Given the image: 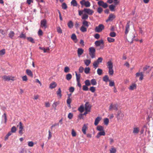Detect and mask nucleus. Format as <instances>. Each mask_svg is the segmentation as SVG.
Wrapping results in <instances>:
<instances>
[{"instance_id": "obj_1", "label": "nucleus", "mask_w": 153, "mask_h": 153, "mask_svg": "<svg viewBox=\"0 0 153 153\" xmlns=\"http://www.w3.org/2000/svg\"><path fill=\"white\" fill-rule=\"evenodd\" d=\"M89 54L92 58H94L95 57L96 50L93 47H91L89 49Z\"/></svg>"}, {"instance_id": "obj_2", "label": "nucleus", "mask_w": 153, "mask_h": 153, "mask_svg": "<svg viewBox=\"0 0 153 153\" xmlns=\"http://www.w3.org/2000/svg\"><path fill=\"white\" fill-rule=\"evenodd\" d=\"M1 77L4 80V81H9L10 80L14 81L15 80L14 77L10 76L4 75L1 76Z\"/></svg>"}, {"instance_id": "obj_3", "label": "nucleus", "mask_w": 153, "mask_h": 153, "mask_svg": "<svg viewBox=\"0 0 153 153\" xmlns=\"http://www.w3.org/2000/svg\"><path fill=\"white\" fill-rule=\"evenodd\" d=\"M80 3L82 6L84 5L87 7H89L91 6V4L89 1H86L85 0H82L80 1Z\"/></svg>"}, {"instance_id": "obj_4", "label": "nucleus", "mask_w": 153, "mask_h": 153, "mask_svg": "<svg viewBox=\"0 0 153 153\" xmlns=\"http://www.w3.org/2000/svg\"><path fill=\"white\" fill-rule=\"evenodd\" d=\"M104 28V26L103 25L100 24L98 26L96 27L95 28L96 32H100L102 31Z\"/></svg>"}, {"instance_id": "obj_5", "label": "nucleus", "mask_w": 153, "mask_h": 153, "mask_svg": "<svg viewBox=\"0 0 153 153\" xmlns=\"http://www.w3.org/2000/svg\"><path fill=\"white\" fill-rule=\"evenodd\" d=\"M97 4L99 6H102L104 8H107L108 6V5L106 3H104L103 1L101 0L98 1L97 2Z\"/></svg>"}, {"instance_id": "obj_6", "label": "nucleus", "mask_w": 153, "mask_h": 153, "mask_svg": "<svg viewBox=\"0 0 153 153\" xmlns=\"http://www.w3.org/2000/svg\"><path fill=\"white\" fill-rule=\"evenodd\" d=\"M84 12L85 13H87L89 15H92L94 12V11L90 8H85L83 9Z\"/></svg>"}, {"instance_id": "obj_7", "label": "nucleus", "mask_w": 153, "mask_h": 153, "mask_svg": "<svg viewBox=\"0 0 153 153\" xmlns=\"http://www.w3.org/2000/svg\"><path fill=\"white\" fill-rule=\"evenodd\" d=\"M41 27L42 28L45 29L47 27V21L45 19L42 20L40 22Z\"/></svg>"}, {"instance_id": "obj_8", "label": "nucleus", "mask_w": 153, "mask_h": 153, "mask_svg": "<svg viewBox=\"0 0 153 153\" xmlns=\"http://www.w3.org/2000/svg\"><path fill=\"white\" fill-rule=\"evenodd\" d=\"M109 109L111 111L113 110H118V105L117 104H111L109 106Z\"/></svg>"}, {"instance_id": "obj_9", "label": "nucleus", "mask_w": 153, "mask_h": 153, "mask_svg": "<svg viewBox=\"0 0 153 153\" xmlns=\"http://www.w3.org/2000/svg\"><path fill=\"white\" fill-rule=\"evenodd\" d=\"M94 43L96 46H99L101 45H103L104 42L103 40L101 39L96 41Z\"/></svg>"}, {"instance_id": "obj_10", "label": "nucleus", "mask_w": 153, "mask_h": 153, "mask_svg": "<svg viewBox=\"0 0 153 153\" xmlns=\"http://www.w3.org/2000/svg\"><path fill=\"white\" fill-rule=\"evenodd\" d=\"M115 18V16L113 14H110L109 16L108 19L106 20V22H107L109 21H112Z\"/></svg>"}, {"instance_id": "obj_11", "label": "nucleus", "mask_w": 153, "mask_h": 153, "mask_svg": "<svg viewBox=\"0 0 153 153\" xmlns=\"http://www.w3.org/2000/svg\"><path fill=\"white\" fill-rule=\"evenodd\" d=\"M85 105V111H90V110L91 106H90L89 102H86Z\"/></svg>"}, {"instance_id": "obj_12", "label": "nucleus", "mask_w": 153, "mask_h": 153, "mask_svg": "<svg viewBox=\"0 0 153 153\" xmlns=\"http://www.w3.org/2000/svg\"><path fill=\"white\" fill-rule=\"evenodd\" d=\"M105 132L104 131H102L99 132L96 135V137L98 138L100 137V136H104L105 135Z\"/></svg>"}, {"instance_id": "obj_13", "label": "nucleus", "mask_w": 153, "mask_h": 153, "mask_svg": "<svg viewBox=\"0 0 153 153\" xmlns=\"http://www.w3.org/2000/svg\"><path fill=\"white\" fill-rule=\"evenodd\" d=\"M84 51L81 48H78L77 49V53L78 56L80 57Z\"/></svg>"}, {"instance_id": "obj_14", "label": "nucleus", "mask_w": 153, "mask_h": 153, "mask_svg": "<svg viewBox=\"0 0 153 153\" xmlns=\"http://www.w3.org/2000/svg\"><path fill=\"white\" fill-rule=\"evenodd\" d=\"M26 73L29 76L31 77H33V74L31 71L27 69L26 71Z\"/></svg>"}, {"instance_id": "obj_15", "label": "nucleus", "mask_w": 153, "mask_h": 153, "mask_svg": "<svg viewBox=\"0 0 153 153\" xmlns=\"http://www.w3.org/2000/svg\"><path fill=\"white\" fill-rule=\"evenodd\" d=\"M57 85L56 83L55 82H53L50 84L49 87L51 89H53L55 88Z\"/></svg>"}, {"instance_id": "obj_16", "label": "nucleus", "mask_w": 153, "mask_h": 153, "mask_svg": "<svg viewBox=\"0 0 153 153\" xmlns=\"http://www.w3.org/2000/svg\"><path fill=\"white\" fill-rule=\"evenodd\" d=\"M101 120V118L100 117H97L95 119L94 124L95 126H97L98 124L99 123V122Z\"/></svg>"}, {"instance_id": "obj_17", "label": "nucleus", "mask_w": 153, "mask_h": 153, "mask_svg": "<svg viewBox=\"0 0 153 153\" xmlns=\"http://www.w3.org/2000/svg\"><path fill=\"white\" fill-rule=\"evenodd\" d=\"M15 33L14 32L12 31H11L8 34L9 37L11 39H13V37L14 36Z\"/></svg>"}, {"instance_id": "obj_18", "label": "nucleus", "mask_w": 153, "mask_h": 153, "mask_svg": "<svg viewBox=\"0 0 153 153\" xmlns=\"http://www.w3.org/2000/svg\"><path fill=\"white\" fill-rule=\"evenodd\" d=\"M109 7L111 11H114L115 10V9L116 7V6L115 5L112 4L109 6Z\"/></svg>"}, {"instance_id": "obj_19", "label": "nucleus", "mask_w": 153, "mask_h": 153, "mask_svg": "<svg viewBox=\"0 0 153 153\" xmlns=\"http://www.w3.org/2000/svg\"><path fill=\"white\" fill-rule=\"evenodd\" d=\"M109 151L110 153H115L117 151L116 148L113 146L111 147Z\"/></svg>"}, {"instance_id": "obj_20", "label": "nucleus", "mask_w": 153, "mask_h": 153, "mask_svg": "<svg viewBox=\"0 0 153 153\" xmlns=\"http://www.w3.org/2000/svg\"><path fill=\"white\" fill-rule=\"evenodd\" d=\"M108 66V69H112L113 67V63L111 61H109L107 62Z\"/></svg>"}, {"instance_id": "obj_21", "label": "nucleus", "mask_w": 153, "mask_h": 153, "mask_svg": "<svg viewBox=\"0 0 153 153\" xmlns=\"http://www.w3.org/2000/svg\"><path fill=\"white\" fill-rule=\"evenodd\" d=\"M126 30L125 33L126 34H127L128 33L129 29V25L128 23H127L126 26Z\"/></svg>"}, {"instance_id": "obj_22", "label": "nucleus", "mask_w": 153, "mask_h": 153, "mask_svg": "<svg viewBox=\"0 0 153 153\" xmlns=\"http://www.w3.org/2000/svg\"><path fill=\"white\" fill-rule=\"evenodd\" d=\"M82 24L83 25L82 26L86 27H88L89 26L88 22L85 20H83L82 22Z\"/></svg>"}, {"instance_id": "obj_23", "label": "nucleus", "mask_w": 153, "mask_h": 153, "mask_svg": "<svg viewBox=\"0 0 153 153\" xmlns=\"http://www.w3.org/2000/svg\"><path fill=\"white\" fill-rule=\"evenodd\" d=\"M87 129V127L85 125V124H84L82 128V131L83 132V133L84 134H86V130Z\"/></svg>"}, {"instance_id": "obj_24", "label": "nucleus", "mask_w": 153, "mask_h": 153, "mask_svg": "<svg viewBox=\"0 0 153 153\" xmlns=\"http://www.w3.org/2000/svg\"><path fill=\"white\" fill-rule=\"evenodd\" d=\"M87 28L86 27H85L82 26L80 28V30L82 32H85L87 31Z\"/></svg>"}, {"instance_id": "obj_25", "label": "nucleus", "mask_w": 153, "mask_h": 153, "mask_svg": "<svg viewBox=\"0 0 153 153\" xmlns=\"http://www.w3.org/2000/svg\"><path fill=\"white\" fill-rule=\"evenodd\" d=\"M139 131V130L138 128H133V133L134 134H137L138 133Z\"/></svg>"}, {"instance_id": "obj_26", "label": "nucleus", "mask_w": 153, "mask_h": 153, "mask_svg": "<svg viewBox=\"0 0 153 153\" xmlns=\"http://www.w3.org/2000/svg\"><path fill=\"white\" fill-rule=\"evenodd\" d=\"M123 116V114L121 113V111H118L117 112V117L118 119H120V117H122Z\"/></svg>"}, {"instance_id": "obj_27", "label": "nucleus", "mask_w": 153, "mask_h": 153, "mask_svg": "<svg viewBox=\"0 0 153 153\" xmlns=\"http://www.w3.org/2000/svg\"><path fill=\"white\" fill-rule=\"evenodd\" d=\"M88 17V16L86 13L84 14L82 17V19L84 20L87 19Z\"/></svg>"}, {"instance_id": "obj_28", "label": "nucleus", "mask_w": 153, "mask_h": 153, "mask_svg": "<svg viewBox=\"0 0 153 153\" xmlns=\"http://www.w3.org/2000/svg\"><path fill=\"white\" fill-rule=\"evenodd\" d=\"M19 126V130H24V126L21 122H19V125H17V126Z\"/></svg>"}, {"instance_id": "obj_29", "label": "nucleus", "mask_w": 153, "mask_h": 153, "mask_svg": "<svg viewBox=\"0 0 153 153\" xmlns=\"http://www.w3.org/2000/svg\"><path fill=\"white\" fill-rule=\"evenodd\" d=\"M136 85L135 84H133L130 86L129 88L130 90H132L136 88Z\"/></svg>"}, {"instance_id": "obj_30", "label": "nucleus", "mask_w": 153, "mask_h": 153, "mask_svg": "<svg viewBox=\"0 0 153 153\" xmlns=\"http://www.w3.org/2000/svg\"><path fill=\"white\" fill-rule=\"evenodd\" d=\"M18 37L23 39H25L26 38V34L25 33H22Z\"/></svg>"}, {"instance_id": "obj_31", "label": "nucleus", "mask_w": 153, "mask_h": 153, "mask_svg": "<svg viewBox=\"0 0 153 153\" xmlns=\"http://www.w3.org/2000/svg\"><path fill=\"white\" fill-rule=\"evenodd\" d=\"M103 80L104 81L107 82L108 81H110V80L109 79L108 76L107 75H105L103 77Z\"/></svg>"}, {"instance_id": "obj_32", "label": "nucleus", "mask_w": 153, "mask_h": 153, "mask_svg": "<svg viewBox=\"0 0 153 153\" xmlns=\"http://www.w3.org/2000/svg\"><path fill=\"white\" fill-rule=\"evenodd\" d=\"M61 91L60 88H59L58 90L56 91L57 94L58 96H59L60 97L62 96V95L61 94Z\"/></svg>"}, {"instance_id": "obj_33", "label": "nucleus", "mask_w": 153, "mask_h": 153, "mask_svg": "<svg viewBox=\"0 0 153 153\" xmlns=\"http://www.w3.org/2000/svg\"><path fill=\"white\" fill-rule=\"evenodd\" d=\"M75 74L76 76V81H80V78L81 76V75L80 74H78L76 71H75Z\"/></svg>"}, {"instance_id": "obj_34", "label": "nucleus", "mask_w": 153, "mask_h": 153, "mask_svg": "<svg viewBox=\"0 0 153 153\" xmlns=\"http://www.w3.org/2000/svg\"><path fill=\"white\" fill-rule=\"evenodd\" d=\"M68 27L70 28H72L73 26V23L71 21H70L68 24Z\"/></svg>"}, {"instance_id": "obj_35", "label": "nucleus", "mask_w": 153, "mask_h": 153, "mask_svg": "<svg viewBox=\"0 0 153 153\" xmlns=\"http://www.w3.org/2000/svg\"><path fill=\"white\" fill-rule=\"evenodd\" d=\"M91 84L93 85H96L97 84V82L96 79H92L91 81Z\"/></svg>"}, {"instance_id": "obj_36", "label": "nucleus", "mask_w": 153, "mask_h": 153, "mask_svg": "<svg viewBox=\"0 0 153 153\" xmlns=\"http://www.w3.org/2000/svg\"><path fill=\"white\" fill-rule=\"evenodd\" d=\"M97 129L99 131H104L103 127L101 126H99L97 127Z\"/></svg>"}, {"instance_id": "obj_37", "label": "nucleus", "mask_w": 153, "mask_h": 153, "mask_svg": "<svg viewBox=\"0 0 153 153\" xmlns=\"http://www.w3.org/2000/svg\"><path fill=\"white\" fill-rule=\"evenodd\" d=\"M71 4L74 6H76L77 4V2L76 0H72L71 2Z\"/></svg>"}, {"instance_id": "obj_38", "label": "nucleus", "mask_w": 153, "mask_h": 153, "mask_svg": "<svg viewBox=\"0 0 153 153\" xmlns=\"http://www.w3.org/2000/svg\"><path fill=\"white\" fill-rule=\"evenodd\" d=\"M85 64L87 66H88L91 63V60L89 59H86L84 61Z\"/></svg>"}, {"instance_id": "obj_39", "label": "nucleus", "mask_w": 153, "mask_h": 153, "mask_svg": "<svg viewBox=\"0 0 153 153\" xmlns=\"http://www.w3.org/2000/svg\"><path fill=\"white\" fill-rule=\"evenodd\" d=\"M71 38L74 41L77 40L76 36L74 33H73L72 34Z\"/></svg>"}, {"instance_id": "obj_40", "label": "nucleus", "mask_w": 153, "mask_h": 153, "mask_svg": "<svg viewBox=\"0 0 153 153\" xmlns=\"http://www.w3.org/2000/svg\"><path fill=\"white\" fill-rule=\"evenodd\" d=\"M97 73L100 76L101 75L102 73V70L100 68H98L97 70Z\"/></svg>"}, {"instance_id": "obj_41", "label": "nucleus", "mask_w": 153, "mask_h": 153, "mask_svg": "<svg viewBox=\"0 0 153 153\" xmlns=\"http://www.w3.org/2000/svg\"><path fill=\"white\" fill-rule=\"evenodd\" d=\"M85 85L87 86H90L91 84V83L90 82V80L88 79L86 80L85 82Z\"/></svg>"}, {"instance_id": "obj_42", "label": "nucleus", "mask_w": 153, "mask_h": 153, "mask_svg": "<svg viewBox=\"0 0 153 153\" xmlns=\"http://www.w3.org/2000/svg\"><path fill=\"white\" fill-rule=\"evenodd\" d=\"M99 63L97 61H95L93 63V65L94 66L95 69H96L97 67H98Z\"/></svg>"}, {"instance_id": "obj_43", "label": "nucleus", "mask_w": 153, "mask_h": 153, "mask_svg": "<svg viewBox=\"0 0 153 153\" xmlns=\"http://www.w3.org/2000/svg\"><path fill=\"white\" fill-rule=\"evenodd\" d=\"M78 110L81 113H82L84 110L83 106L82 105H80L78 108Z\"/></svg>"}, {"instance_id": "obj_44", "label": "nucleus", "mask_w": 153, "mask_h": 153, "mask_svg": "<svg viewBox=\"0 0 153 153\" xmlns=\"http://www.w3.org/2000/svg\"><path fill=\"white\" fill-rule=\"evenodd\" d=\"M27 39L28 41L32 43H34L35 41L31 37H28L27 38Z\"/></svg>"}, {"instance_id": "obj_45", "label": "nucleus", "mask_w": 153, "mask_h": 153, "mask_svg": "<svg viewBox=\"0 0 153 153\" xmlns=\"http://www.w3.org/2000/svg\"><path fill=\"white\" fill-rule=\"evenodd\" d=\"M71 102V100L70 97H68V99L67 100V103L70 106V104Z\"/></svg>"}, {"instance_id": "obj_46", "label": "nucleus", "mask_w": 153, "mask_h": 153, "mask_svg": "<svg viewBox=\"0 0 153 153\" xmlns=\"http://www.w3.org/2000/svg\"><path fill=\"white\" fill-rule=\"evenodd\" d=\"M72 78V75L70 74H68L66 76V79L67 80H70Z\"/></svg>"}, {"instance_id": "obj_47", "label": "nucleus", "mask_w": 153, "mask_h": 153, "mask_svg": "<svg viewBox=\"0 0 153 153\" xmlns=\"http://www.w3.org/2000/svg\"><path fill=\"white\" fill-rule=\"evenodd\" d=\"M90 70V68L89 67L85 68L84 70L85 73L86 74H88Z\"/></svg>"}, {"instance_id": "obj_48", "label": "nucleus", "mask_w": 153, "mask_h": 153, "mask_svg": "<svg viewBox=\"0 0 153 153\" xmlns=\"http://www.w3.org/2000/svg\"><path fill=\"white\" fill-rule=\"evenodd\" d=\"M16 131V128L15 126H13L11 128V131L10 132H11V133H12H12H14Z\"/></svg>"}, {"instance_id": "obj_49", "label": "nucleus", "mask_w": 153, "mask_h": 153, "mask_svg": "<svg viewBox=\"0 0 153 153\" xmlns=\"http://www.w3.org/2000/svg\"><path fill=\"white\" fill-rule=\"evenodd\" d=\"M2 117L3 118H4V123H6L7 122V117L6 116V114L5 113H4L3 114V115H2Z\"/></svg>"}, {"instance_id": "obj_50", "label": "nucleus", "mask_w": 153, "mask_h": 153, "mask_svg": "<svg viewBox=\"0 0 153 153\" xmlns=\"http://www.w3.org/2000/svg\"><path fill=\"white\" fill-rule=\"evenodd\" d=\"M107 40L109 42H113L115 41L114 39L112 38L109 37H108L107 38Z\"/></svg>"}, {"instance_id": "obj_51", "label": "nucleus", "mask_w": 153, "mask_h": 153, "mask_svg": "<svg viewBox=\"0 0 153 153\" xmlns=\"http://www.w3.org/2000/svg\"><path fill=\"white\" fill-rule=\"evenodd\" d=\"M12 134L11 133V132H9L5 136V140H7L8 139V138L9 136L11 135Z\"/></svg>"}, {"instance_id": "obj_52", "label": "nucleus", "mask_w": 153, "mask_h": 153, "mask_svg": "<svg viewBox=\"0 0 153 153\" xmlns=\"http://www.w3.org/2000/svg\"><path fill=\"white\" fill-rule=\"evenodd\" d=\"M103 9L100 7H98L97 11L99 13H101L103 11Z\"/></svg>"}, {"instance_id": "obj_53", "label": "nucleus", "mask_w": 153, "mask_h": 153, "mask_svg": "<svg viewBox=\"0 0 153 153\" xmlns=\"http://www.w3.org/2000/svg\"><path fill=\"white\" fill-rule=\"evenodd\" d=\"M89 90L92 92L94 93L96 91L95 88L94 86L91 87L89 88Z\"/></svg>"}, {"instance_id": "obj_54", "label": "nucleus", "mask_w": 153, "mask_h": 153, "mask_svg": "<svg viewBox=\"0 0 153 153\" xmlns=\"http://www.w3.org/2000/svg\"><path fill=\"white\" fill-rule=\"evenodd\" d=\"M109 35L112 37H114L116 36V33L114 32H111L110 33Z\"/></svg>"}, {"instance_id": "obj_55", "label": "nucleus", "mask_w": 153, "mask_h": 153, "mask_svg": "<svg viewBox=\"0 0 153 153\" xmlns=\"http://www.w3.org/2000/svg\"><path fill=\"white\" fill-rule=\"evenodd\" d=\"M62 8L63 9H66L67 7V5L65 3H63L62 5Z\"/></svg>"}, {"instance_id": "obj_56", "label": "nucleus", "mask_w": 153, "mask_h": 153, "mask_svg": "<svg viewBox=\"0 0 153 153\" xmlns=\"http://www.w3.org/2000/svg\"><path fill=\"white\" fill-rule=\"evenodd\" d=\"M5 53V50L4 49H3L0 51V56L4 55Z\"/></svg>"}, {"instance_id": "obj_57", "label": "nucleus", "mask_w": 153, "mask_h": 153, "mask_svg": "<svg viewBox=\"0 0 153 153\" xmlns=\"http://www.w3.org/2000/svg\"><path fill=\"white\" fill-rule=\"evenodd\" d=\"M104 123L106 125H107L108 124L109 120L107 118H106L104 119Z\"/></svg>"}, {"instance_id": "obj_58", "label": "nucleus", "mask_w": 153, "mask_h": 153, "mask_svg": "<svg viewBox=\"0 0 153 153\" xmlns=\"http://www.w3.org/2000/svg\"><path fill=\"white\" fill-rule=\"evenodd\" d=\"M82 90L84 91H87L88 90V88L87 86L84 85L83 86Z\"/></svg>"}, {"instance_id": "obj_59", "label": "nucleus", "mask_w": 153, "mask_h": 153, "mask_svg": "<svg viewBox=\"0 0 153 153\" xmlns=\"http://www.w3.org/2000/svg\"><path fill=\"white\" fill-rule=\"evenodd\" d=\"M109 74L111 75H112L114 73V71L113 69H109Z\"/></svg>"}, {"instance_id": "obj_60", "label": "nucleus", "mask_w": 153, "mask_h": 153, "mask_svg": "<svg viewBox=\"0 0 153 153\" xmlns=\"http://www.w3.org/2000/svg\"><path fill=\"white\" fill-rule=\"evenodd\" d=\"M71 134L73 137H75L76 136V133L73 129L72 130Z\"/></svg>"}, {"instance_id": "obj_61", "label": "nucleus", "mask_w": 153, "mask_h": 153, "mask_svg": "<svg viewBox=\"0 0 153 153\" xmlns=\"http://www.w3.org/2000/svg\"><path fill=\"white\" fill-rule=\"evenodd\" d=\"M69 70L70 69L69 68L68 66H66L65 68L64 71L65 72L67 73L69 71Z\"/></svg>"}, {"instance_id": "obj_62", "label": "nucleus", "mask_w": 153, "mask_h": 153, "mask_svg": "<svg viewBox=\"0 0 153 153\" xmlns=\"http://www.w3.org/2000/svg\"><path fill=\"white\" fill-rule=\"evenodd\" d=\"M34 145V143L32 141H30L28 143V145L30 147H32Z\"/></svg>"}, {"instance_id": "obj_63", "label": "nucleus", "mask_w": 153, "mask_h": 153, "mask_svg": "<svg viewBox=\"0 0 153 153\" xmlns=\"http://www.w3.org/2000/svg\"><path fill=\"white\" fill-rule=\"evenodd\" d=\"M79 23L78 22H75V27L76 29H77L79 28Z\"/></svg>"}, {"instance_id": "obj_64", "label": "nucleus", "mask_w": 153, "mask_h": 153, "mask_svg": "<svg viewBox=\"0 0 153 153\" xmlns=\"http://www.w3.org/2000/svg\"><path fill=\"white\" fill-rule=\"evenodd\" d=\"M73 116V114L71 113H70L68 114V117L69 119H71L72 118Z\"/></svg>"}]
</instances>
